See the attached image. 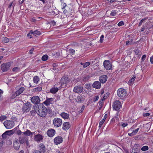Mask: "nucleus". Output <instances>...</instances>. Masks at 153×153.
Listing matches in <instances>:
<instances>
[{
  "label": "nucleus",
  "instance_id": "obj_44",
  "mask_svg": "<svg viewBox=\"0 0 153 153\" xmlns=\"http://www.w3.org/2000/svg\"><path fill=\"white\" fill-rule=\"evenodd\" d=\"M135 53L137 55H141V53L140 52L139 50L137 49L134 51Z\"/></svg>",
  "mask_w": 153,
  "mask_h": 153
},
{
  "label": "nucleus",
  "instance_id": "obj_9",
  "mask_svg": "<svg viewBox=\"0 0 153 153\" xmlns=\"http://www.w3.org/2000/svg\"><path fill=\"white\" fill-rule=\"evenodd\" d=\"M121 102L119 100H116L114 102L113 105V109L115 110H118L121 108Z\"/></svg>",
  "mask_w": 153,
  "mask_h": 153
},
{
  "label": "nucleus",
  "instance_id": "obj_52",
  "mask_svg": "<svg viewBox=\"0 0 153 153\" xmlns=\"http://www.w3.org/2000/svg\"><path fill=\"white\" fill-rule=\"evenodd\" d=\"M146 57V56L145 55H143L142 57V61H143L145 60Z\"/></svg>",
  "mask_w": 153,
  "mask_h": 153
},
{
  "label": "nucleus",
  "instance_id": "obj_34",
  "mask_svg": "<svg viewBox=\"0 0 153 153\" xmlns=\"http://www.w3.org/2000/svg\"><path fill=\"white\" fill-rule=\"evenodd\" d=\"M7 132H5L2 135V137L3 139V140H4L6 139L7 137Z\"/></svg>",
  "mask_w": 153,
  "mask_h": 153
},
{
  "label": "nucleus",
  "instance_id": "obj_54",
  "mask_svg": "<svg viewBox=\"0 0 153 153\" xmlns=\"http://www.w3.org/2000/svg\"><path fill=\"white\" fill-rule=\"evenodd\" d=\"M22 132L21 130H19L17 131V134L18 135H20L21 134Z\"/></svg>",
  "mask_w": 153,
  "mask_h": 153
},
{
  "label": "nucleus",
  "instance_id": "obj_24",
  "mask_svg": "<svg viewBox=\"0 0 153 153\" xmlns=\"http://www.w3.org/2000/svg\"><path fill=\"white\" fill-rule=\"evenodd\" d=\"M136 77V76L134 75L133 77L129 80L128 82V84L130 85H133Z\"/></svg>",
  "mask_w": 153,
  "mask_h": 153
},
{
  "label": "nucleus",
  "instance_id": "obj_33",
  "mask_svg": "<svg viewBox=\"0 0 153 153\" xmlns=\"http://www.w3.org/2000/svg\"><path fill=\"white\" fill-rule=\"evenodd\" d=\"M90 76L88 75H87L83 77V80L84 81H88L90 78Z\"/></svg>",
  "mask_w": 153,
  "mask_h": 153
},
{
  "label": "nucleus",
  "instance_id": "obj_48",
  "mask_svg": "<svg viewBox=\"0 0 153 153\" xmlns=\"http://www.w3.org/2000/svg\"><path fill=\"white\" fill-rule=\"evenodd\" d=\"M124 25L123 22V21L119 22L118 24V25L119 26L123 25Z\"/></svg>",
  "mask_w": 153,
  "mask_h": 153
},
{
  "label": "nucleus",
  "instance_id": "obj_26",
  "mask_svg": "<svg viewBox=\"0 0 153 153\" xmlns=\"http://www.w3.org/2000/svg\"><path fill=\"white\" fill-rule=\"evenodd\" d=\"M20 146V145L19 144L17 140L15 142L13 143L14 148L15 149L18 150L19 149Z\"/></svg>",
  "mask_w": 153,
  "mask_h": 153
},
{
  "label": "nucleus",
  "instance_id": "obj_17",
  "mask_svg": "<svg viewBox=\"0 0 153 153\" xmlns=\"http://www.w3.org/2000/svg\"><path fill=\"white\" fill-rule=\"evenodd\" d=\"M92 86L96 89H99L101 86L100 82L99 81H95L93 84Z\"/></svg>",
  "mask_w": 153,
  "mask_h": 153
},
{
  "label": "nucleus",
  "instance_id": "obj_38",
  "mask_svg": "<svg viewBox=\"0 0 153 153\" xmlns=\"http://www.w3.org/2000/svg\"><path fill=\"white\" fill-rule=\"evenodd\" d=\"M19 70L20 68L17 67H15L13 69V71L15 72L19 71Z\"/></svg>",
  "mask_w": 153,
  "mask_h": 153
},
{
  "label": "nucleus",
  "instance_id": "obj_41",
  "mask_svg": "<svg viewBox=\"0 0 153 153\" xmlns=\"http://www.w3.org/2000/svg\"><path fill=\"white\" fill-rule=\"evenodd\" d=\"M69 52L72 55L74 54L75 52V51L73 49H70L69 50Z\"/></svg>",
  "mask_w": 153,
  "mask_h": 153
},
{
  "label": "nucleus",
  "instance_id": "obj_13",
  "mask_svg": "<svg viewBox=\"0 0 153 153\" xmlns=\"http://www.w3.org/2000/svg\"><path fill=\"white\" fill-rule=\"evenodd\" d=\"M63 140V139L61 136H57L54 139V143L56 145L62 143Z\"/></svg>",
  "mask_w": 153,
  "mask_h": 153
},
{
  "label": "nucleus",
  "instance_id": "obj_50",
  "mask_svg": "<svg viewBox=\"0 0 153 153\" xmlns=\"http://www.w3.org/2000/svg\"><path fill=\"white\" fill-rule=\"evenodd\" d=\"M33 34V33H31V32H30H30L27 35V36L30 38H31L32 37V35Z\"/></svg>",
  "mask_w": 153,
  "mask_h": 153
},
{
  "label": "nucleus",
  "instance_id": "obj_56",
  "mask_svg": "<svg viewBox=\"0 0 153 153\" xmlns=\"http://www.w3.org/2000/svg\"><path fill=\"white\" fill-rule=\"evenodd\" d=\"M51 23L53 25H56V22L54 20H52L51 21Z\"/></svg>",
  "mask_w": 153,
  "mask_h": 153
},
{
  "label": "nucleus",
  "instance_id": "obj_32",
  "mask_svg": "<svg viewBox=\"0 0 153 153\" xmlns=\"http://www.w3.org/2000/svg\"><path fill=\"white\" fill-rule=\"evenodd\" d=\"M39 80V77L37 76H34L33 77V81L34 83L36 84H37L38 83Z\"/></svg>",
  "mask_w": 153,
  "mask_h": 153
},
{
  "label": "nucleus",
  "instance_id": "obj_18",
  "mask_svg": "<svg viewBox=\"0 0 153 153\" xmlns=\"http://www.w3.org/2000/svg\"><path fill=\"white\" fill-rule=\"evenodd\" d=\"M70 127V125L69 122H64L63 125L62 129L65 130H66L69 129Z\"/></svg>",
  "mask_w": 153,
  "mask_h": 153
},
{
  "label": "nucleus",
  "instance_id": "obj_6",
  "mask_svg": "<svg viewBox=\"0 0 153 153\" xmlns=\"http://www.w3.org/2000/svg\"><path fill=\"white\" fill-rule=\"evenodd\" d=\"M19 140L20 144H22L26 143L27 146L29 145L28 140L26 137L20 136L19 137Z\"/></svg>",
  "mask_w": 153,
  "mask_h": 153
},
{
  "label": "nucleus",
  "instance_id": "obj_19",
  "mask_svg": "<svg viewBox=\"0 0 153 153\" xmlns=\"http://www.w3.org/2000/svg\"><path fill=\"white\" fill-rule=\"evenodd\" d=\"M65 3L64 4L63 7H62V9L63 10L64 9H65H65L63 11V13H64L66 14V15H68V13H69V12H70L71 10L72 11V10H71V9H69L68 7H66V4H65Z\"/></svg>",
  "mask_w": 153,
  "mask_h": 153
},
{
  "label": "nucleus",
  "instance_id": "obj_12",
  "mask_svg": "<svg viewBox=\"0 0 153 153\" xmlns=\"http://www.w3.org/2000/svg\"><path fill=\"white\" fill-rule=\"evenodd\" d=\"M69 81L70 80L68 79V77L66 76H63L60 80V83H61V86H62L65 84V86L66 83L69 82Z\"/></svg>",
  "mask_w": 153,
  "mask_h": 153
},
{
  "label": "nucleus",
  "instance_id": "obj_25",
  "mask_svg": "<svg viewBox=\"0 0 153 153\" xmlns=\"http://www.w3.org/2000/svg\"><path fill=\"white\" fill-rule=\"evenodd\" d=\"M39 148L40 150L42 152L44 153L45 152V148L43 144H40Z\"/></svg>",
  "mask_w": 153,
  "mask_h": 153
},
{
  "label": "nucleus",
  "instance_id": "obj_63",
  "mask_svg": "<svg viewBox=\"0 0 153 153\" xmlns=\"http://www.w3.org/2000/svg\"><path fill=\"white\" fill-rule=\"evenodd\" d=\"M31 21L33 22H35L36 20L33 18H32L30 19Z\"/></svg>",
  "mask_w": 153,
  "mask_h": 153
},
{
  "label": "nucleus",
  "instance_id": "obj_21",
  "mask_svg": "<svg viewBox=\"0 0 153 153\" xmlns=\"http://www.w3.org/2000/svg\"><path fill=\"white\" fill-rule=\"evenodd\" d=\"M53 101V98H47L46 100L43 102V104L45 105H49L50 104L52 103V101Z\"/></svg>",
  "mask_w": 153,
  "mask_h": 153
},
{
  "label": "nucleus",
  "instance_id": "obj_3",
  "mask_svg": "<svg viewBox=\"0 0 153 153\" xmlns=\"http://www.w3.org/2000/svg\"><path fill=\"white\" fill-rule=\"evenodd\" d=\"M127 95V91L123 88H119L117 91V95L120 97H124Z\"/></svg>",
  "mask_w": 153,
  "mask_h": 153
},
{
  "label": "nucleus",
  "instance_id": "obj_36",
  "mask_svg": "<svg viewBox=\"0 0 153 153\" xmlns=\"http://www.w3.org/2000/svg\"><path fill=\"white\" fill-rule=\"evenodd\" d=\"M7 118V116L5 115H2L0 117V120L2 122L4 120L6 119Z\"/></svg>",
  "mask_w": 153,
  "mask_h": 153
},
{
  "label": "nucleus",
  "instance_id": "obj_23",
  "mask_svg": "<svg viewBox=\"0 0 153 153\" xmlns=\"http://www.w3.org/2000/svg\"><path fill=\"white\" fill-rule=\"evenodd\" d=\"M25 88L24 87L20 88L18 90H17L15 93L16 96H18L22 94L25 90Z\"/></svg>",
  "mask_w": 153,
  "mask_h": 153
},
{
  "label": "nucleus",
  "instance_id": "obj_64",
  "mask_svg": "<svg viewBox=\"0 0 153 153\" xmlns=\"http://www.w3.org/2000/svg\"><path fill=\"white\" fill-rule=\"evenodd\" d=\"M13 2H11L9 4L8 6V8H10L12 6V4H13Z\"/></svg>",
  "mask_w": 153,
  "mask_h": 153
},
{
  "label": "nucleus",
  "instance_id": "obj_62",
  "mask_svg": "<svg viewBox=\"0 0 153 153\" xmlns=\"http://www.w3.org/2000/svg\"><path fill=\"white\" fill-rule=\"evenodd\" d=\"M84 108H85V106L84 105H83L82 106V108L81 109V112H82V111L83 110Z\"/></svg>",
  "mask_w": 153,
  "mask_h": 153
},
{
  "label": "nucleus",
  "instance_id": "obj_39",
  "mask_svg": "<svg viewBox=\"0 0 153 153\" xmlns=\"http://www.w3.org/2000/svg\"><path fill=\"white\" fill-rule=\"evenodd\" d=\"M42 90V88L41 87H37L34 88V90L35 91H40Z\"/></svg>",
  "mask_w": 153,
  "mask_h": 153
},
{
  "label": "nucleus",
  "instance_id": "obj_1",
  "mask_svg": "<svg viewBox=\"0 0 153 153\" xmlns=\"http://www.w3.org/2000/svg\"><path fill=\"white\" fill-rule=\"evenodd\" d=\"M33 109L39 115L42 117H45L47 113V110L43 104L34 105Z\"/></svg>",
  "mask_w": 153,
  "mask_h": 153
},
{
  "label": "nucleus",
  "instance_id": "obj_47",
  "mask_svg": "<svg viewBox=\"0 0 153 153\" xmlns=\"http://www.w3.org/2000/svg\"><path fill=\"white\" fill-rule=\"evenodd\" d=\"M104 36L102 35L101 36L100 38V42L101 43H102L103 42V38H104Z\"/></svg>",
  "mask_w": 153,
  "mask_h": 153
},
{
  "label": "nucleus",
  "instance_id": "obj_35",
  "mask_svg": "<svg viewBox=\"0 0 153 153\" xmlns=\"http://www.w3.org/2000/svg\"><path fill=\"white\" fill-rule=\"evenodd\" d=\"M48 58V56L46 55H43L42 58V60L43 61H46L47 60Z\"/></svg>",
  "mask_w": 153,
  "mask_h": 153
},
{
  "label": "nucleus",
  "instance_id": "obj_42",
  "mask_svg": "<svg viewBox=\"0 0 153 153\" xmlns=\"http://www.w3.org/2000/svg\"><path fill=\"white\" fill-rule=\"evenodd\" d=\"M9 41V39L6 37L3 38V39L2 40V42H3L7 43Z\"/></svg>",
  "mask_w": 153,
  "mask_h": 153
},
{
  "label": "nucleus",
  "instance_id": "obj_22",
  "mask_svg": "<svg viewBox=\"0 0 153 153\" xmlns=\"http://www.w3.org/2000/svg\"><path fill=\"white\" fill-rule=\"evenodd\" d=\"M43 139L42 136V135L38 134L35 136L34 140L37 142H39Z\"/></svg>",
  "mask_w": 153,
  "mask_h": 153
},
{
  "label": "nucleus",
  "instance_id": "obj_15",
  "mask_svg": "<svg viewBox=\"0 0 153 153\" xmlns=\"http://www.w3.org/2000/svg\"><path fill=\"white\" fill-rule=\"evenodd\" d=\"M107 76L105 75H103L100 76L99 78L100 82L102 83H105L107 80Z\"/></svg>",
  "mask_w": 153,
  "mask_h": 153
},
{
  "label": "nucleus",
  "instance_id": "obj_30",
  "mask_svg": "<svg viewBox=\"0 0 153 153\" xmlns=\"http://www.w3.org/2000/svg\"><path fill=\"white\" fill-rule=\"evenodd\" d=\"M80 64L82 65L84 68H85L90 65V63L88 62H87L85 63L81 62Z\"/></svg>",
  "mask_w": 153,
  "mask_h": 153
},
{
  "label": "nucleus",
  "instance_id": "obj_58",
  "mask_svg": "<svg viewBox=\"0 0 153 153\" xmlns=\"http://www.w3.org/2000/svg\"><path fill=\"white\" fill-rule=\"evenodd\" d=\"M12 131H6V132H7V135H10V132H11Z\"/></svg>",
  "mask_w": 153,
  "mask_h": 153
},
{
  "label": "nucleus",
  "instance_id": "obj_61",
  "mask_svg": "<svg viewBox=\"0 0 153 153\" xmlns=\"http://www.w3.org/2000/svg\"><path fill=\"white\" fill-rule=\"evenodd\" d=\"M33 153H41V152L40 151H39L38 150H36Z\"/></svg>",
  "mask_w": 153,
  "mask_h": 153
},
{
  "label": "nucleus",
  "instance_id": "obj_59",
  "mask_svg": "<svg viewBox=\"0 0 153 153\" xmlns=\"http://www.w3.org/2000/svg\"><path fill=\"white\" fill-rule=\"evenodd\" d=\"M128 125V123H123L122 126L123 127H125Z\"/></svg>",
  "mask_w": 153,
  "mask_h": 153
},
{
  "label": "nucleus",
  "instance_id": "obj_20",
  "mask_svg": "<svg viewBox=\"0 0 153 153\" xmlns=\"http://www.w3.org/2000/svg\"><path fill=\"white\" fill-rule=\"evenodd\" d=\"M76 101L79 103L82 102L84 101L85 99L84 97L81 96H78L75 99Z\"/></svg>",
  "mask_w": 153,
  "mask_h": 153
},
{
  "label": "nucleus",
  "instance_id": "obj_29",
  "mask_svg": "<svg viewBox=\"0 0 153 153\" xmlns=\"http://www.w3.org/2000/svg\"><path fill=\"white\" fill-rule=\"evenodd\" d=\"M30 32H31V33H33V34L35 36H36V35H39L41 34L40 32L37 30H36L34 31H33L32 30H31Z\"/></svg>",
  "mask_w": 153,
  "mask_h": 153
},
{
  "label": "nucleus",
  "instance_id": "obj_53",
  "mask_svg": "<svg viewBox=\"0 0 153 153\" xmlns=\"http://www.w3.org/2000/svg\"><path fill=\"white\" fill-rule=\"evenodd\" d=\"M150 115V114L148 113L144 114L143 115L145 117H147L149 116Z\"/></svg>",
  "mask_w": 153,
  "mask_h": 153
},
{
  "label": "nucleus",
  "instance_id": "obj_49",
  "mask_svg": "<svg viewBox=\"0 0 153 153\" xmlns=\"http://www.w3.org/2000/svg\"><path fill=\"white\" fill-rule=\"evenodd\" d=\"M99 96H96L94 98L93 101L94 102H96V101H97L98 99H99Z\"/></svg>",
  "mask_w": 153,
  "mask_h": 153
},
{
  "label": "nucleus",
  "instance_id": "obj_16",
  "mask_svg": "<svg viewBox=\"0 0 153 153\" xmlns=\"http://www.w3.org/2000/svg\"><path fill=\"white\" fill-rule=\"evenodd\" d=\"M133 129V128H131L129 130V131H132V132L129 133L128 134L130 136H132L133 135L136 134L137 133L138 131V130L139 129V128H137L135 129V130H133L132 131V130Z\"/></svg>",
  "mask_w": 153,
  "mask_h": 153
},
{
  "label": "nucleus",
  "instance_id": "obj_37",
  "mask_svg": "<svg viewBox=\"0 0 153 153\" xmlns=\"http://www.w3.org/2000/svg\"><path fill=\"white\" fill-rule=\"evenodd\" d=\"M149 149V147L148 146H143L141 148V150L143 151H146L147 150Z\"/></svg>",
  "mask_w": 153,
  "mask_h": 153
},
{
  "label": "nucleus",
  "instance_id": "obj_8",
  "mask_svg": "<svg viewBox=\"0 0 153 153\" xmlns=\"http://www.w3.org/2000/svg\"><path fill=\"white\" fill-rule=\"evenodd\" d=\"M10 66V64L8 63L3 64L1 65V70L3 72L7 71L9 69Z\"/></svg>",
  "mask_w": 153,
  "mask_h": 153
},
{
  "label": "nucleus",
  "instance_id": "obj_2",
  "mask_svg": "<svg viewBox=\"0 0 153 153\" xmlns=\"http://www.w3.org/2000/svg\"><path fill=\"white\" fill-rule=\"evenodd\" d=\"M32 104L29 102L24 103L22 107V111L23 113H27L29 112L31 108Z\"/></svg>",
  "mask_w": 153,
  "mask_h": 153
},
{
  "label": "nucleus",
  "instance_id": "obj_40",
  "mask_svg": "<svg viewBox=\"0 0 153 153\" xmlns=\"http://www.w3.org/2000/svg\"><path fill=\"white\" fill-rule=\"evenodd\" d=\"M117 11L115 10H112L110 14V15L111 16H114L116 15L117 13Z\"/></svg>",
  "mask_w": 153,
  "mask_h": 153
},
{
  "label": "nucleus",
  "instance_id": "obj_10",
  "mask_svg": "<svg viewBox=\"0 0 153 153\" xmlns=\"http://www.w3.org/2000/svg\"><path fill=\"white\" fill-rule=\"evenodd\" d=\"M83 90V87L81 85L75 86L73 90V91L77 93H81Z\"/></svg>",
  "mask_w": 153,
  "mask_h": 153
},
{
  "label": "nucleus",
  "instance_id": "obj_60",
  "mask_svg": "<svg viewBox=\"0 0 153 153\" xmlns=\"http://www.w3.org/2000/svg\"><path fill=\"white\" fill-rule=\"evenodd\" d=\"M150 61L151 63H152V64L153 63V56L150 58Z\"/></svg>",
  "mask_w": 153,
  "mask_h": 153
},
{
  "label": "nucleus",
  "instance_id": "obj_14",
  "mask_svg": "<svg viewBox=\"0 0 153 153\" xmlns=\"http://www.w3.org/2000/svg\"><path fill=\"white\" fill-rule=\"evenodd\" d=\"M56 133L55 130L53 129H48L47 131L48 135L50 137H53Z\"/></svg>",
  "mask_w": 153,
  "mask_h": 153
},
{
  "label": "nucleus",
  "instance_id": "obj_4",
  "mask_svg": "<svg viewBox=\"0 0 153 153\" xmlns=\"http://www.w3.org/2000/svg\"><path fill=\"white\" fill-rule=\"evenodd\" d=\"M4 125L7 129H11L14 126V122L13 121L7 120L3 123Z\"/></svg>",
  "mask_w": 153,
  "mask_h": 153
},
{
  "label": "nucleus",
  "instance_id": "obj_11",
  "mask_svg": "<svg viewBox=\"0 0 153 153\" xmlns=\"http://www.w3.org/2000/svg\"><path fill=\"white\" fill-rule=\"evenodd\" d=\"M103 65L107 70H110L112 68V65L109 60H105L103 62Z\"/></svg>",
  "mask_w": 153,
  "mask_h": 153
},
{
  "label": "nucleus",
  "instance_id": "obj_7",
  "mask_svg": "<svg viewBox=\"0 0 153 153\" xmlns=\"http://www.w3.org/2000/svg\"><path fill=\"white\" fill-rule=\"evenodd\" d=\"M30 100L32 103L35 104L34 105H38L40 104V100L39 97L37 96L31 97Z\"/></svg>",
  "mask_w": 153,
  "mask_h": 153
},
{
  "label": "nucleus",
  "instance_id": "obj_28",
  "mask_svg": "<svg viewBox=\"0 0 153 153\" xmlns=\"http://www.w3.org/2000/svg\"><path fill=\"white\" fill-rule=\"evenodd\" d=\"M61 117L64 119H67L69 117V115L68 114L65 112H63L61 114Z\"/></svg>",
  "mask_w": 153,
  "mask_h": 153
},
{
  "label": "nucleus",
  "instance_id": "obj_45",
  "mask_svg": "<svg viewBox=\"0 0 153 153\" xmlns=\"http://www.w3.org/2000/svg\"><path fill=\"white\" fill-rule=\"evenodd\" d=\"M105 120L102 119L100 122L99 126L101 127L105 122Z\"/></svg>",
  "mask_w": 153,
  "mask_h": 153
},
{
  "label": "nucleus",
  "instance_id": "obj_27",
  "mask_svg": "<svg viewBox=\"0 0 153 153\" xmlns=\"http://www.w3.org/2000/svg\"><path fill=\"white\" fill-rule=\"evenodd\" d=\"M58 90L59 89L58 88L54 86L50 90V91L51 93L54 94L57 92Z\"/></svg>",
  "mask_w": 153,
  "mask_h": 153
},
{
  "label": "nucleus",
  "instance_id": "obj_46",
  "mask_svg": "<svg viewBox=\"0 0 153 153\" xmlns=\"http://www.w3.org/2000/svg\"><path fill=\"white\" fill-rule=\"evenodd\" d=\"M109 93H107L106 94H105L104 96L103 97L102 99H104V100H105L106 98L108 97L109 95Z\"/></svg>",
  "mask_w": 153,
  "mask_h": 153
},
{
  "label": "nucleus",
  "instance_id": "obj_5",
  "mask_svg": "<svg viewBox=\"0 0 153 153\" xmlns=\"http://www.w3.org/2000/svg\"><path fill=\"white\" fill-rule=\"evenodd\" d=\"M62 120L59 118H54L53 121V124L56 127L60 126L62 124Z\"/></svg>",
  "mask_w": 153,
  "mask_h": 153
},
{
  "label": "nucleus",
  "instance_id": "obj_57",
  "mask_svg": "<svg viewBox=\"0 0 153 153\" xmlns=\"http://www.w3.org/2000/svg\"><path fill=\"white\" fill-rule=\"evenodd\" d=\"M115 121V119L114 118H113L111 121V123H114Z\"/></svg>",
  "mask_w": 153,
  "mask_h": 153
},
{
  "label": "nucleus",
  "instance_id": "obj_51",
  "mask_svg": "<svg viewBox=\"0 0 153 153\" xmlns=\"http://www.w3.org/2000/svg\"><path fill=\"white\" fill-rule=\"evenodd\" d=\"M104 100L102 98L101 99V100H100L99 102V105L100 106L102 104V102Z\"/></svg>",
  "mask_w": 153,
  "mask_h": 153
},
{
  "label": "nucleus",
  "instance_id": "obj_31",
  "mask_svg": "<svg viewBox=\"0 0 153 153\" xmlns=\"http://www.w3.org/2000/svg\"><path fill=\"white\" fill-rule=\"evenodd\" d=\"M23 134L25 136H28L31 135V132L28 130H27L23 132Z\"/></svg>",
  "mask_w": 153,
  "mask_h": 153
},
{
  "label": "nucleus",
  "instance_id": "obj_43",
  "mask_svg": "<svg viewBox=\"0 0 153 153\" xmlns=\"http://www.w3.org/2000/svg\"><path fill=\"white\" fill-rule=\"evenodd\" d=\"M147 18H144L142 19L140 22L139 24V26H140L142 25V23L144 22L145 20H146L147 19Z\"/></svg>",
  "mask_w": 153,
  "mask_h": 153
},
{
  "label": "nucleus",
  "instance_id": "obj_55",
  "mask_svg": "<svg viewBox=\"0 0 153 153\" xmlns=\"http://www.w3.org/2000/svg\"><path fill=\"white\" fill-rule=\"evenodd\" d=\"M34 50V48H32L29 51V53L30 54H32L33 53V51Z\"/></svg>",
  "mask_w": 153,
  "mask_h": 153
}]
</instances>
